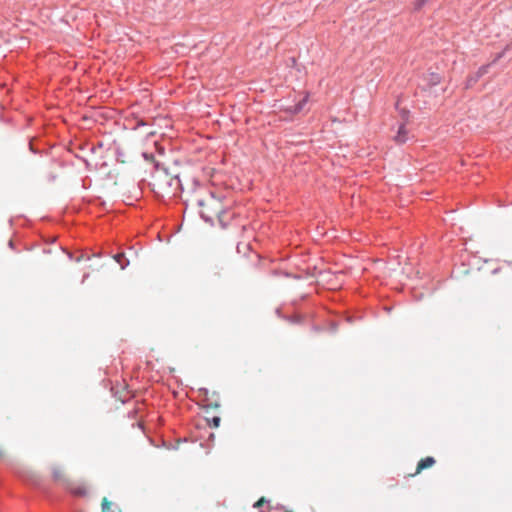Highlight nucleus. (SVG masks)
Wrapping results in <instances>:
<instances>
[{
    "mask_svg": "<svg viewBox=\"0 0 512 512\" xmlns=\"http://www.w3.org/2000/svg\"><path fill=\"white\" fill-rule=\"evenodd\" d=\"M220 422H221L220 417H216V416H215V417H213V418L211 419L212 426H213V427H215V428L219 427Z\"/></svg>",
    "mask_w": 512,
    "mask_h": 512,
    "instance_id": "nucleus-12",
    "label": "nucleus"
},
{
    "mask_svg": "<svg viewBox=\"0 0 512 512\" xmlns=\"http://www.w3.org/2000/svg\"><path fill=\"white\" fill-rule=\"evenodd\" d=\"M83 257H84V254L81 255V258H83ZM85 257H86V260L90 259V255H85Z\"/></svg>",
    "mask_w": 512,
    "mask_h": 512,
    "instance_id": "nucleus-14",
    "label": "nucleus"
},
{
    "mask_svg": "<svg viewBox=\"0 0 512 512\" xmlns=\"http://www.w3.org/2000/svg\"><path fill=\"white\" fill-rule=\"evenodd\" d=\"M147 159L148 160H153V156L152 155H150V156L147 155Z\"/></svg>",
    "mask_w": 512,
    "mask_h": 512,
    "instance_id": "nucleus-15",
    "label": "nucleus"
},
{
    "mask_svg": "<svg viewBox=\"0 0 512 512\" xmlns=\"http://www.w3.org/2000/svg\"><path fill=\"white\" fill-rule=\"evenodd\" d=\"M103 117L106 120H112L114 121L115 118V112L113 110H109L106 108H102V111L98 110V118Z\"/></svg>",
    "mask_w": 512,
    "mask_h": 512,
    "instance_id": "nucleus-6",
    "label": "nucleus"
},
{
    "mask_svg": "<svg viewBox=\"0 0 512 512\" xmlns=\"http://www.w3.org/2000/svg\"><path fill=\"white\" fill-rule=\"evenodd\" d=\"M102 512H116L113 509V503L108 501L107 498H103L101 502Z\"/></svg>",
    "mask_w": 512,
    "mask_h": 512,
    "instance_id": "nucleus-9",
    "label": "nucleus"
},
{
    "mask_svg": "<svg viewBox=\"0 0 512 512\" xmlns=\"http://www.w3.org/2000/svg\"><path fill=\"white\" fill-rule=\"evenodd\" d=\"M102 170H103V173L110 177V179L108 181H105V183L103 184V186L105 188H110L111 186L115 185L116 184V175H113L111 176L112 174V171L108 169L107 165L106 164H103L102 165Z\"/></svg>",
    "mask_w": 512,
    "mask_h": 512,
    "instance_id": "nucleus-5",
    "label": "nucleus"
},
{
    "mask_svg": "<svg viewBox=\"0 0 512 512\" xmlns=\"http://www.w3.org/2000/svg\"><path fill=\"white\" fill-rule=\"evenodd\" d=\"M114 259L119 264L121 270L129 264V261L126 259L123 253L116 254Z\"/></svg>",
    "mask_w": 512,
    "mask_h": 512,
    "instance_id": "nucleus-7",
    "label": "nucleus"
},
{
    "mask_svg": "<svg viewBox=\"0 0 512 512\" xmlns=\"http://www.w3.org/2000/svg\"><path fill=\"white\" fill-rule=\"evenodd\" d=\"M440 81V78L438 76H436V82L435 83H439Z\"/></svg>",
    "mask_w": 512,
    "mask_h": 512,
    "instance_id": "nucleus-16",
    "label": "nucleus"
},
{
    "mask_svg": "<svg viewBox=\"0 0 512 512\" xmlns=\"http://www.w3.org/2000/svg\"><path fill=\"white\" fill-rule=\"evenodd\" d=\"M91 186V180L90 179H83V187L85 189L89 188Z\"/></svg>",
    "mask_w": 512,
    "mask_h": 512,
    "instance_id": "nucleus-13",
    "label": "nucleus"
},
{
    "mask_svg": "<svg viewBox=\"0 0 512 512\" xmlns=\"http://www.w3.org/2000/svg\"><path fill=\"white\" fill-rule=\"evenodd\" d=\"M201 206L200 214L202 218L207 222H213L214 218H219L221 221L222 207L220 202L211 197L205 201H200Z\"/></svg>",
    "mask_w": 512,
    "mask_h": 512,
    "instance_id": "nucleus-1",
    "label": "nucleus"
},
{
    "mask_svg": "<svg viewBox=\"0 0 512 512\" xmlns=\"http://www.w3.org/2000/svg\"><path fill=\"white\" fill-rule=\"evenodd\" d=\"M435 462V459L431 456L422 458L417 464L415 473L411 474L410 476H415L420 474L424 469L431 468Z\"/></svg>",
    "mask_w": 512,
    "mask_h": 512,
    "instance_id": "nucleus-2",
    "label": "nucleus"
},
{
    "mask_svg": "<svg viewBox=\"0 0 512 512\" xmlns=\"http://www.w3.org/2000/svg\"><path fill=\"white\" fill-rule=\"evenodd\" d=\"M407 139H408V131L405 128V125L402 124L399 127L397 134L394 136V140L398 144H403V143H405L407 141Z\"/></svg>",
    "mask_w": 512,
    "mask_h": 512,
    "instance_id": "nucleus-4",
    "label": "nucleus"
},
{
    "mask_svg": "<svg viewBox=\"0 0 512 512\" xmlns=\"http://www.w3.org/2000/svg\"><path fill=\"white\" fill-rule=\"evenodd\" d=\"M264 503H266V499L264 497H261L258 501L255 502L253 506L254 508H260L264 505Z\"/></svg>",
    "mask_w": 512,
    "mask_h": 512,
    "instance_id": "nucleus-11",
    "label": "nucleus"
},
{
    "mask_svg": "<svg viewBox=\"0 0 512 512\" xmlns=\"http://www.w3.org/2000/svg\"><path fill=\"white\" fill-rule=\"evenodd\" d=\"M428 0H415L414 2V8L416 10H420L427 2Z\"/></svg>",
    "mask_w": 512,
    "mask_h": 512,
    "instance_id": "nucleus-10",
    "label": "nucleus"
},
{
    "mask_svg": "<svg viewBox=\"0 0 512 512\" xmlns=\"http://www.w3.org/2000/svg\"><path fill=\"white\" fill-rule=\"evenodd\" d=\"M308 101V95H306L301 101H299L298 104H296L293 109L290 108L289 111L293 112V113H299L300 111H302V109L304 108L305 104L307 103Z\"/></svg>",
    "mask_w": 512,
    "mask_h": 512,
    "instance_id": "nucleus-8",
    "label": "nucleus"
},
{
    "mask_svg": "<svg viewBox=\"0 0 512 512\" xmlns=\"http://www.w3.org/2000/svg\"><path fill=\"white\" fill-rule=\"evenodd\" d=\"M66 488L77 497H82L86 494V487L81 483L69 482L66 484Z\"/></svg>",
    "mask_w": 512,
    "mask_h": 512,
    "instance_id": "nucleus-3",
    "label": "nucleus"
}]
</instances>
